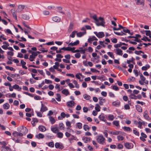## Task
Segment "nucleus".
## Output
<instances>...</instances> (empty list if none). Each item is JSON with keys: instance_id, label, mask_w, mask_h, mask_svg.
Segmentation results:
<instances>
[{"instance_id": "obj_1", "label": "nucleus", "mask_w": 151, "mask_h": 151, "mask_svg": "<svg viewBox=\"0 0 151 151\" xmlns=\"http://www.w3.org/2000/svg\"><path fill=\"white\" fill-rule=\"evenodd\" d=\"M92 18L95 20V23L97 26H102L104 27L105 22L104 18L101 17L98 18L96 14L93 15Z\"/></svg>"}, {"instance_id": "obj_2", "label": "nucleus", "mask_w": 151, "mask_h": 151, "mask_svg": "<svg viewBox=\"0 0 151 151\" xmlns=\"http://www.w3.org/2000/svg\"><path fill=\"white\" fill-rule=\"evenodd\" d=\"M96 140L97 142L100 144L103 145L105 143V138L101 134L97 137Z\"/></svg>"}, {"instance_id": "obj_3", "label": "nucleus", "mask_w": 151, "mask_h": 151, "mask_svg": "<svg viewBox=\"0 0 151 151\" xmlns=\"http://www.w3.org/2000/svg\"><path fill=\"white\" fill-rule=\"evenodd\" d=\"M140 80L139 81V82L141 85H143L144 83L146 84H148V81L146 80L145 78L142 74L140 75Z\"/></svg>"}, {"instance_id": "obj_4", "label": "nucleus", "mask_w": 151, "mask_h": 151, "mask_svg": "<svg viewBox=\"0 0 151 151\" xmlns=\"http://www.w3.org/2000/svg\"><path fill=\"white\" fill-rule=\"evenodd\" d=\"M37 55V52H32V54L30 55L29 57V60L30 61H33L34 59L35 58V57Z\"/></svg>"}, {"instance_id": "obj_5", "label": "nucleus", "mask_w": 151, "mask_h": 151, "mask_svg": "<svg viewBox=\"0 0 151 151\" xmlns=\"http://www.w3.org/2000/svg\"><path fill=\"white\" fill-rule=\"evenodd\" d=\"M25 7V5H19L18 8L16 10V12H20L22 11Z\"/></svg>"}, {"instance_id": "obj_6", "label": "nucleus", "mask_w": 151, "mask_h": 151, "mask_svg": "<svg viewBox=\"0 0 151 151\" xmlns=\"http://www.w3.org/2000/svg\"><path fill=\"white\" fill-rule=\"evenodd\" d=\"M75 105V103L73 101H68L66 103V105L68 107H73Z\"/></svg>"}, {"instance_id": "obj_7", "label": "nucleus", "mask_w": 151, "mask_h": 151, "mask_svg": "<svg viewBox=\"0 0 151 151\" xmlns=\"http://www.w3.org/2000/svg\"><path fill=\"white\" fill-rule=\"evenodd\" d=\"M94 33L99 38H101L104 36V33L102 32H94Z\"/></svg>"}, {"instance_id": "obj_8", "label": "nucleus", "mask_w": 151, "mask_h": 151, "mask_svg": "<svg viewBox=\"0 0 151 151\" xmlns=\"http://www.w3.org/2000/svg\"><path fill=\"white\" fill-rule=\"evenodd\" d=\"M124 145L125 147L128 149H130L133 148V145L131 143L126 142L124 143Z\"/></svg>"}, {"instance_id": "obj_9", "label": "nucleus", "mask_w": 151, "mask_h": 151, "mask_svg": "<svg viewBox=\"0 0 151 151\" xmlns=\"http://www.w3.org/2000/svg\"><path fill=\"white\" fill-rule=\"evenodd\" d=\"M75 49V48L74 47L72 48L70 47H64L61 48V50L68 51H73Z\"/></svg>"}, {"instance_id": "obj_10", "label": "nucleus", "mask_w": 151, "mask_h": 151, "mask_svg": "<svg viewBox=\"0 0 151 151\" xmlns=\"http://www.w3.org/2000/svg\"><path fill=\"white\" fill-rule=\"evenodd\" d=\"M115 53L117 55L122 56L123 55L122 51L119 48H117L115 50Z\"/></svg>"}, {"instance_id": "obj_11", "label": "nucleus", "mask_w": 151, "mask_h": 151, "mask_svg": "<svg viewBox=\"0 0 151 151\" xmlns=\"http://www.w3.org/2000/svg\"><path fill=\"white\" fill-rule=\"evenodd\" d=\"M13 135L15 137H17L18 136L22 137L23 135V134L21 133L14 131L12 133Z\"/></svg>"}, {"instance_id": "obj_12", "label": "nucleus", "mask_w": 151, "mask_h": 151, "mask_svg": "<svg viewBox=\"0 0 151 151\" xmlns=\"http://www.w3.org/2000/svg\"><path fill=\"white\" fill-rule=\"evenodd\" d=\"M55 147L56 148H59L61 149H63L64 148V146L62 144L58 142L55 144Z\"/></svg>"}, {"instance_id": "obj_13", "label": "nucleus", "mask_w": 151, "mask_h": 151, "mask_svg": "<svg viewBox=\"0 0 151 151\" xmlns=\"http://www.w3.org/2000/svg\"><path fill=\"white\" fill-rule=\"evenodd\" d=\"M52 19L54 22H59L60 21V18L58 17L55 16L52 17Z\"/></svg>"}, {"instance_id": "obj_14", "label": "nucleus", "mask_w": 151, "mask_h": 151, "mask_svg": "<svg viewBox=\"0 0 151 151\" xmlns=\"http://www.w3.org/2000/svg\"><path fill=\"white\" fill-rule=\"evenodd\" d=\"M144 0H138L136 2L137 5H140L144 6Z\"/></svg>"}, {"instance_id": "obj_15", "label": "nucleus", "mask_w": 151, "mask_h": 151, "mask_svg": "<svg viewBox=\"0 0 151 151\" xmlns=\"http://www.w3.org/2000/svg\"><path fill=\"white\" fill-rule=\"evenodd\" d=\"M97 39L95 36H93L91 37H90L88 39V42L91 43L94 40H97Z\"/></svg>"}, {"instance_id": "obj_16", "label": "nucleus", "mask_w": 151, "mask_h": 151, "mask_svg": "<svg viewBox=\"0 0 151 151\" xmlns=\"http://www.w3.org/2000/svg\"><path fill=\"white\" fill-rule=\"evenodd\" d=\"M62 93L65 95L66 96H67L68 95H70V92L68 89H64L62 91Z\"/></svg>"}, {"instance_id": "obj_17", "label": "nucleus", "mask_w": 151, "mask_h": 151, "mask_svg": "<svg viewBox=\"0 0 151 151\" xmlns=\"http://www.w3.org/2000/svg\"><path fill=\"white\" fill-rule=\"evenodd\" d=\"M79 41L78 40H76V42L72 43L71 42L68 45V46H76L79 44Z\"/></svg>"}, {"instance_id": "obj_18", "label": "nucleus", "mask_w": 151, "mask_h": 151, "mask_svg": "<svg viewBox=\"0 0 151 151\" xmlns=\"http://www.w3.org/2000/svg\"><path fill=\"white\" fill-rule=\"evenodd\" d=\"M86 34V32H80L77 33V36L78 37H81Z\"/></svg>"}, {"instance_id": "obj_19", "label": "nucleus", "mask_w": 151, "mask_h": 151, "mask_svg": "<svg viewBox=\"0 0 151 151\" xmlns=\"http://www.w3.org/2000/svg\"><path fill=\"white\" fill-rule=\"evenodd\" d=\"M144 116L146 119L148 120H150V118L149 117V116L147 114V111H145L144 112Z\"/></svg>"}, {"instance_id": "obj_20", "label": "nucleus", "mask_w": 151, "mask_h": 151, "mask_svg": "<svg viewBox=\"0 0 151 151\" xmlns=\"http://www.w3.org/2000/svg\"><path fill=\"white\" fill-rule=\"evenodd\" d=\"M11 13L15 19L16 20L17 19V16L16 14V12L14 9H12L11 10Z\"/></svg>"}, {"instance_id": "obj_21", "label": "nucleus", "mask_w": 151, "mask_h": 151, "mask_svg": "<svg viewBox=\"0 0 151 151\" xmlns=\"http://www.w3.org/2000/svg\"><path fill=\"white\" fill-rule=\"evenodd\" d=\"M22 18L24 19L28 20L29 19V15L24 14H22Z\"/></svg>"}, {"instance_id": "obj_22", "label": "nucleus", "mask_w": 151, "mask_h": 151, "mask_svg": "<svg viewBox=\"0 0 151 151\" xmlns=\"http://www.w3.org/2000/svg\"><path fill=\"white\" fill-rule=\"evenodd\" d=\"M47 110V108L43 104H42V107L40 109L41 112H43Z\"/></svg>"}, {"instance_id": "obj_23", "label": "nucleus", "mask_w": 151, "mask_h": 151, "mask_svg": "<svg viewBox=\"0 0 151 151\" xmlns=\"http://www.w3.org/2000/svg\"><path fill=\"white\" fill-rule=\"evenodd\" d=\"M21 64L22 65V67L23 68L25 69H27V67L25 65L26 63L23 60H21Z\"/></svg>"}, {"instance_id": "obj_24", "label": "nucleus", "mask_w": 151, "mask_h": 151, "mask_svg": "<svg viewBox=\"0 0 151 151\" xmlns=\"http://www.w3.org/2000/svg\"><path fill=\"white\" fill-rule=\"evenodd\" d=\"M13 88L15 89H17L18 91H20L22 88L19 86L17 84H15L13 86Z\"/></svg>"}, {"instance_id": "obj_25", "label": "nucleus", "mask_w": 151, "mask_h": 151, "mask_svg": "<svg viewBox=\"0 0 151 151\" xmlns=\"http://www.w3.org/2000/svg\"><path fill=\"white\" fill-rule=\"evenodd\" d=\"M120 103L119 101H115L112 103V105L115 106H119L120 105Z\"/></svg>"}, {"instance_id": "obj_26", "label": "nucleus", "mask_w": 151, "mask_h": 151, "mask_svg": "<svg viewBox=\"0 0 151 151\" xmlns=\"http://www.w3.org/2000/svg\"><path fill=\"white\" fill-rule=\"evenodd\" d=\"M36 137L38 139L43 138L44 137V135L41 133H39L36 135Z\"/></svg>"}, {"instance_id": "obj_27", "label": "nucleus", "mask_w": 151, "mask_h": 151, "mask_svg": "<svg viewBox=\"0 0 151 151\" xmlns=\"http://www.w3.org/2000/svg\"><path fill=\"white\" fill-rule=\"evenodd\" d=\"M39 129L41 132H45L46 130L45 127L43 126H40L39 127Z\"/></svg>"}, {"instance_id": "obj_28", "label": "nucleus", "mask_w": 151, "mask_h": 151, "mask_svg": "<svg viewBox=\"0 0 151 151\" xmlns=\"http://www.w3.org/2000/svg\"><path fill=\"white\" fill-rule=\"evenodd\" d=\"M120 132L119 131H111L110 132V133L111 134H112L114 135H117L119 134H120Z\"/></svg>"}, {"instance_id": "obj_29", "label": "nucleus", "mask_w": 151, "mask_h": 151, "mask_svg": "<svg viewBox=\"0 0 151 151\" xmlns=\"http://www.w3.org/2000/svg\"><path fill=\"white\" fill-rule=\"evenodd\" d=\"M73 29V24L71 23L70 24L68 29V31L69 32H70Z\"/></svg>"}, {"instance_id": "obj_30", "label": "nucleus", "mask_w": 151, "mask_h": 151, "mask_svg": "<svg viewBox=\"0 0 151 151\" xmlns=\"http://www.w3.org/2000/svg\"><path fill=\"white\" fill-rule=\"evenodd\" d=\"M77 31H74L70 35V37L71 38H74L76 34H77Z\"/></svg>"}, {"instance_id": "obj_31", "label": "nucleus", "mask_w": 151, "mask_h": 151, "mask_svg": "<svg viewBox=\"0 0 151 151\" xmlns=\"http://www.w3.org/2000/svg\"><path fill=\"white\" fill-rule=\"evenodd\" d=\"M99 119L102 121L105 122L106 119H105V116L103 114H101L99 116Z\"/></svg>"}, {"instance_id": "obj_32", "label": "nucleus", "mask_w": 151, "mask_h": 151, "mask_svg": "<svg viewBox=\"0 0 151 151\" xmlns=\"http://www.w3.org/2000/svg\"><path fill=\"white\" fill-rule=\"evenodd\" d=\"M9 104L8 103H6L4 104L3 105L4 109H8L9 107Z\"/></svg>"}, {"instance_id": "obj_33", "label": "nucleus", "mask_w": 151, "mask_h": 151, "mask_svg": "<svg viewBox=\"0 0 151 151\" xmlns=\"http://www.w3.org/2000/svg\"><path fill=\"white\" fill-rule=\"evenodd\" d=\"M150 68L149 65L147 64L145 66H143L142 67V69L143 70H146Z\"/></svg>"}, {"instance_id": "obj_34", "label": "nucleus", "mask_w": 151, "mask_h": 151, "mask_svg": "<svg viewBox=\"0 0 151 151\" xmlns=\"http://www.w3.org/2000/svg\"><path fill=\"white\" fill-rule=\"evenodd\" d=\"M123 129L125 131H128L131 132H132V129L129 127H123Z\"/></svg>"}, {"instance_id": "obj_35", "label": "nucleus", "mask_w": 151, "mask_h": 151, "mask_svg": "<svg viewBox=\"0 0 151 151\" xmlns=\"http://www.w3.org/2000/svg\"><path fill=\"white\" fill-rule=\"evenodd\" d=\"M83 128L86 131H88L90 129V128L86 124H84L83 125Z\"/></svg>"}, {"instance_id": "obj_36", "label": "nucleus", "mask_w": 151, "mask_h": 151, "mask_svg": "<svg viewBox=\"0 0 151 151\" xmlns=\"http://www.w3.org/2000/svg\"><path fill=\"white\" fill-rule=\"evenodd\" d=\"M82 124L80 122L77 123L76 124V127L79 129H80L82 128Z\"/></svg>"}, {"instance_id": "obj_37", "label": "nucleus", "mask_w": 151, "mask_h": 151, "mask_svg": "<svg viewBox=\"0 0 151 151\" xmlns=\"http://www.w3.org/2000/svg\"><path fill=\"white\" fill-rule=\"evenodd\" d=\"M83 97L84 99L86 100H88L91 98L90 96L87 94H84Z\"/></svg>"}, {"instance_id": "obj_38", "label": "nucleus", "mask_w": 151, "mask_h": 151, "mask_svg": "<svg viewBox=\"0 0 151 151\" xmlns=\"http://www.w3.org/2000/svg\"><path fill=\"white\" fill-rule=\"evenodd\" d=\"M136 108L138 112H142V108L140 106L137 105L136 106Z\"/></svg>"}, {"instance_id": "obj_39", "label": "nucleus", "mask_w": 151, "mask_h": 151, "mask_svg": "<svg viewBox=\"0 0 151 151\" xmlns=\"http://www.w3.org/2000/svg\"><path fill=\"white\" fill-rule=\"evenodd\" d=\"M57 135L58 137L61 138L63 137V134L61 132H58L57 133Z\"/></svg>"}, {"instance_id": "obj_40", "label": "nucleus", "mask_w": 151, "mask_h": 151, "mask_svg": "<svg viewBox=\"0 0 151 151\" xmlns=\"http://www.w3.org/2000/svg\"><path fill=\"white\" fill-rule=\"evenodd\" d=\"M100 106H99V105L98 104H96V106L95 109L97 111L99 112L100 111Z\"/></svg>"}, {"instance_id": "obj_41", "label": "nucleus", "mask_w": 151, "mask_h": 151, "mask_svg": "<svg viewBox=\"0 0 151 151\" xmlns=\"http://www.w3.org/2000/svg\"><path fill=\"white\" fill-rule=\"evenodd\" d=\"M73 83L75 85V87L77 88H79V84H78L76 80H73Z\"/></svg>"}, {"instance_id": "obj_42", "label": "nucleus", "mask_w": 151, "mask_h": 151, "mask_svg": "<svg viewBox=\"0 0 151 151\" xmlns=\"http://www.w3.org/2000/svg\"><path fill=\"white\" fill-rule=\"evenodd\" d=\"M83 140L85 142L87 143L88 142L90 141V138L86 137H84L83 138Z\"/></svg>"}, {"instance_id": "obj_43", "label": "nucleus", "mask_w": 151, "mask_h": 151, "mask_svg": "<svg viewBox=\"0 0 151 151\" xmlns=\"http://www.w3.org/2000/svg\"><path fill=\"white\" fill-rule=\"evenodd\" d=\"M51 130L54 133H56L58 131V129L57 127H53L51 128Z\"/></svg>"}, {"instance_id": "obj_44", "label": "nucleus", "mask_w": 151, "mask_h": 151, "mask_svg": "<svg viewBox=\"0 0 151 151\" xmlns=\"http://www.w3.org/2000/svg\"><path fill=\"white\" fill-rule=\"evenodd\" d=\"M55 87L56 89L58 90V91H60L63 89L62 87L61 88L60 86L57 84H56Z\"/></svg>"}, {"instance_id": "obj_45", "label": "nucleus", "mask_w": 151, "mask_h": 151, "mask_svg": "<svg viewBox=\"0 0 151 151\" xmlns=\"http://www.w3.org/2000/svg\"><path fill=\"white\" fill-rule=\"evenodd\" d=\"M113 124L116 127L119 126V122L118 121L115 120L113 122Z\"/></svg>"}, {"instance_id": "obj_46", "label": "nucleus", "mask_w": 151, "mask_h": 151, "mask_svg": "<svg viewBox=\"0 0 151 151\" xmlns=\"http://www.w3.org/2000/svg\"><path fill=\"white\" fill-rule=\"evenodd\" d=\"M49 119L52 124H54L55 122V120L54 119L52 116H50Z\"/></svg>"}, {"instance_id": "obj_47", "label": "nucleus", "mask_w": 151, "mask_h": 151, "mask_svg": "<svg viewBox=\"0 0 151 151\" xmlns=\"http://www.w3.org/2000/svg\"><path fill=\"white\" fill-rule=\"evenodd\" d=\"M129 97L130 98H131L132 99H137V97H136V96L134 95V94L133 93H131L130 95H129Z\"/></svg>"}, {"instance_id": "obj_48", "label": "nucleus", "mask_w": 151, "mask_h": 151, "mask_svg": "<svg viewBox=\"0 0 151 151\" xmlns=\"http://www.w3.org/2000/svg\"><path fill=\"white\" fill-rule=\"evenodd\" d=\"M107 54L113 59H114V57L113 55V53L112 52H109L107 53Z\"/></svg>"}, {"instance_id": "obj_49", "label": "nucleus", "mask_w": 151, "mask_h": 151, "mask_svg": "<svg viewBox=\"0 0 151 151\" xmlns=\"http://www.w3.org/2000/svg\"><path fill=\"white\" fill-rule=\"evenodd\" d=\"M122 46L121 42H119V43L114 45V47L115 48H118V47H121Z\"/></svg>"}, {"instance_id": "obj_50", "label": "nucleus", "mask_w": 151, "mask_h": 151, "mask_svg": "<svg viewBox=\"0 0 151 151\" xmlns=\"http://www.w3.org/2000/svg\"><path fill=\"white\" fill-rule=\"evenodd\" d=\"M82 76V75L81 73H78L75 76L76 78L78 79H81V76Z\"/></svg>"}, {"instance_id": "obj_51", "label": "nucleus", "mask_w": 151, "mask_h": 151, "mask_svg": "<svg viewBox=\"0 0 151 151\" xmlns=\"http://www.w3.org/2000/svg\"><path fill=\"white\" fill-rule=\"evenodd\" d=\"M59 127L60 128L61 130H63L64 129V125L63 123H60L59 124Z\"/></svg>"}, {"instance_id": "obj_52", "label": "nucleus", "mask_w": 151, "mask_h": 151, "mask_svg": "<svg viewBox=\"0 0 151 151\" xmlns=\"http://www.w3.org/2000/svg\"><path fill=\"white\" fill-rule=\"evenodd\" d=\"M123 147L122 145L121 144H118L117 146V148L119 149H122Z\"/></svg>"}, {"instance_id": "obj_53", "label": "nucleus", "mask_w": 151, "mask_h": 151, "mask_svg": "<svg viewBox=\"0 0 151 151\" xmlns=\"http://www.w3.org/2000/svg\"><path fill=\"white\" fill-rule=\"evenodd\" d=\"M42 14L44 15H48L49 14L50 12L48 11H44L43 12Z\"/></svg>"}, {"instance_id": "obj_54", "label": "nucleus", "mask_w": 151, "mask_h": 151, "mask_svg": "<svg viewBox=\"0 0 151 151\" xmlns=\"http://www.w3.org/2000/svg\"><path fill=\"white\" fill-rule=\"evenodd\" d=\"M108 119L109 120L112 121L114 119V116L113 115H109L108 116Z\"/></svg>"}, {"instance_id": "obj_55", "label": "nucleus", "mask_w": 151, "mask_h": 151, "mask_svg": "<svg viewBox=\"0 0 151 151\" xmlns=\"http://www.w3.org/2000/svg\"><path fill=\"white\" fill-rule=\"evenodd\" d=\"M47 145L50 147H52L54 146V144L53 142H49L48 144H47Z\"/></svg>"}, {"instance_id": "obj_56", "label": "nucleus", "mask_w": 151, "mask_h": 151, "mask_svg": "<svg viewBox=\"0 0 151 151\" xmlns=\"http://www.w3.org/2000/svg\"><path fill=\"white\" fill-rule=\"evenodd\" d=\"M111 42L114 43H116L117 42V39L115 38L111 39Z\"/></svg>"}, {"instance_id": "obj_57", "label": "nucleus", "mask_w": 151, "mask_h": 151, "mask_svg": "<svg viewBox=\"0 0 151 151\" xmlns=\"http://www.w3.org/2000/svg\"><path fill=\"white\" fill-rule=\"evenodd\" d=\"M7 55H9L10 56H13L14 55V52L12 51H8L7 52Z\"/></svg>"}, {"instance_id": "obj_58", "label": "nucleus", "mask_w": 151, "mask_h": 151, "mask_svg": "<svg viewBox=\"0 0 151 151\" xmlns=\"http://www.w3.org/2000/svg\"><path fill=\"white\" fill-rule=\"evenodd\" d=\"M45 83L46 84L52 83V81L49 80L45 79Z\"/></svg>"}, {"instance_id": "obj_59", "label": "nucleus", "mask_w": 151, "mask_h": 151, "mask_svg": "<svg viewBox=\"0 0 151 151\" xmlns=\"http://www.w3.org/2000/svg\"><path fill=\"white\" fill-rule=\"evenodd\" d=\"M5 68L7 70H9L11 71L13 70H14V68L12 67H10L9 66H6L5 67Z\"/></svg>"}, {"instance_id": "obj_60", "label": "nucleus", "mask_w": 151, "mask_h": 151, "mask_svg": "<svg viewBox=\"0 0 151 151\" xmlns=\"http://www.w3.org/2000/svg\"><path fill=\"white\" fill-rule=\"evenodd\" d=\"M135 78L133 77H131V78H129L128 79V81L129 82H131L135 80Z\"/></svg>"}, {"instance_id": "obj_61", "label": "nucleus", "mask_w": 151, "mask_h": 151, "mask_svg": "<svg viewBox=\"0 0 151 151\" xmlns=\"http://www.w3.org/2000/svg\"><path fill=\"white\" fill-rule=\"evenodd\" d=\"M55 8V6L53 5H50L48 6L47 8L48 9H54Z\"/></svg>"}, {"instance_id": "obj_62", "label": "nucleus", "mask_w": 151, "mask_h": 151, "mask_svg": "<svg viewBox=\"0 0 151 151\" xmlns=\"http://www.w3.org/2000/svg\"><path fill=\"white\" fill-rule=\"evenodd\" d=\"M49 70L50 72H51L53 73H55V69L52 67H51L49 69Z\"/></svg>"}, {"instance_id": "obj_63", "label": "nucleus", "mask_w": 151, "mask_h": 151, "mask_svg": "<svg viewBox=\"0 0 151 151\" xmlns=\"http://www.w3.org/2000/svg\"><path fill=\"white\" fill-rule=\"evenodd\" d=\"M9 97H12L13 98H15L16 97V94L15 93L10 94L9 96Z\"/></svg>"}, {"instance_id": "obj_64", "label": "nucleus", "mask_w": 151, "mask_h": 151, "mask_svg": "<svg viewBox=\"0 0 151 151\" xmlns=\"http://www.w3.org/2000/svg\"><path fill=\"white\" fill-rule=\"evenodd\" d=\"M146 35L147 36H150L151 35V32L150 30L146 31Z\"/></svg>"}]
</instances>
